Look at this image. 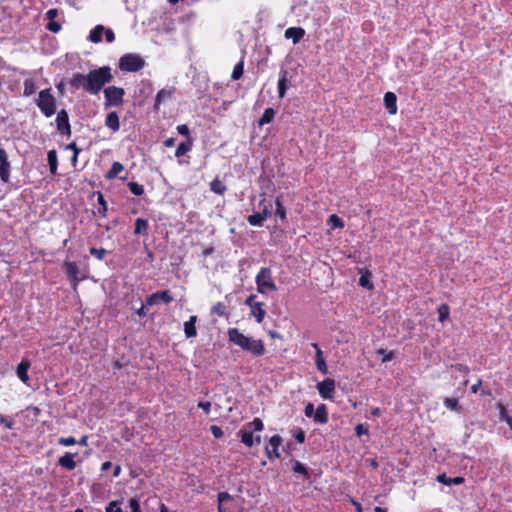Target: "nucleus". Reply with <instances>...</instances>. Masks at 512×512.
I'll return each instance as SVG.
<instances>
[{"instance_id": "obj_1", "label": "nucleus", "mask_w": 512, "mask_h": 512, "mask_svg": "<svg viewBox=\"0 0 512 512\" xmlns=\"http://www.w3.org/2000/svg\"><path fill=\"white\" fill-rule=\"evenodd\" d=\"M112 80L111 69L107 66L90 71L87 75L76 73L70 84L75 89H83L90 94H98L105 84Z\"/></svg>"}, {"instance_id": "obj_2", "label": "nucleus", "mask_w": 512, "mask_h": 512, "mask_svg": "<svg viewBox=\"0 0 512 512\" xmlns=\"http://www.w3.org/2000/svg\"><path fill=\"white\" fill-rule=\"evenodd\" d=\"M229 341L239 346L244 351L254 356H261L265 353V346L262 340L253 339L241 333L237 328L228 330Z\"/></svg>"}, {"instance_id": "obj_3", "label": "nucleus", "mask_w": 512, "mask_h": 512, "mask_svg": "<svg viewBox=\"0 0 512 512\" xmlns=\"http://www.w3.org/2000/svg\"><path fill=\"white\" fill-rule=\"evenodd\" d=\"M255 282L257 285V291L262 295H268L277 291V286L272 278L270 268H261L255 277Z\"/></svg>"}, {"instance_id": "obj_4", "label": "nucleus", "mask_w": 512, "mask_h": 512, "mask_svg": "<svg viewBox=\"0 0 512 512\" xmlns=\"http://www.w3.org/2000/svg\"><path fill=\"white\" fill-rule=\"evenodd\" d=\"M36 104L46 117H51L56 112V100L50 89L39 92Z\"/></svg>"}, {"instance_id": "obj_5", "label": "nucleus", "mask_w": 512, "mask_h": 512, "mask_svg": "<svg viewBox=\"0 0 512 512\" xmlns=\"http://www.w3.org/2000/svg\"><path fill=\"white\" fill-rule=\"evenodd\" d=\"M145 65L144 59L134 53L123 55L119 60V68L126 72H136L141 70Z\"/></svg>"}, {"instance_id": "obj_6", "label": "nucleus", "mask_w": 512, "mask_h": 512, "mask_svg": "<svg viewBox=\"0 0 512 512\" xmlns=\"http://www.w3.org/2000/svg\"><path fill=\"white\" fill-rule=\"evenodd\" d=\"M124 90L120 87L110 86L104 90L106 105L118 106L123 101Z\"/></svg>"}, {"instance_id": "obj_7", "label": "nucleus", "mask_w": 512, "mask_h": 512, "mask_svg": "<svg viewBox=\"0 0 512 512\" xmlns=\"http://www.w3.org/2000/svg\"><path fill=\"white\" fill-rule=\"evenodd\" d=\"M317 390L321 397L330 399L333 397L335 392V381L333 379L327 378L317 384Z\"/></svg>"}, {"instance_id": "obj_8", "label": "nucleus", "mask_w": 512, "mask_h": 512, "mask_svg": "<svg viewBox=\"0 0 512 512\" xmlns=\"http://www.w3.org/2000/svg\"><path fill=\"white\" fill-rule=\"evenodd\" d=\"M56 125L58 131L63 135H70L71 129L69 124L68 114L65 110L58 112L56 117Z\"/></svg>"}, {"instance_id": "obj_9", "label": "nucleus", "mask_w": 512, "mask_h": 512, "mask_svg": "<svg viewBox=\"0 0 512 512\" xmlns=\"http://www.w3.org/2000/svg\"><path fill=\"white\" fill-rule=\"evenodd\" d=\"M282 439L278 435H274L269 440V445L266 447V454L269 459L280 457L279 446Z\"/></svg>"}, {"instance_id": "obj_10", "label": "nucleus", "mask_w": 512, "mask_h": 512, "mask_svg": "<svg viewBox=\"0 0 512 512\" xmlns=\"http://www.w3.org/2000/svg\"><path fill=\"white\" fill-rule=\"evenodd\" d=\"M10 177V163L4 149L0 148V178L3 182H8Z\"/></svg>"}, {"instance_id": "obj_11", "label": "nucleus", "mask_w": 512, "mask_h": 512, "mask_svg": "<svg viewBox=\"0 0 512 512\" xmlns=\"http://www.w3.org/2000/svg\"><path fill=\"white\" fill-rule=\"evenodd\" d=\"M172 300H173V297L170 295V293L168 291H161V292L151 294L146 299V304L148 306H152L159 302L169 303Z\"/></svg>"}, {"instance_id": "obj_12", "label": "nucleus", "mask_w": 512, "mask_h": 512, "mask_svg": "<svg viewBox=\"0 0 512 512\" xmlns=\"http://www.w3.org/2000/svg\"><path fill=\"white\" fill-rule=\"evenodd\" d=\"M64 267H65V270H66L68 278L70 279V281L73 284V287L75 288L77 286L78 282H79V278H78V272H79L78 265L75 262H68V261H66L64 263Z\"/></svg>"}, {"instance_id": "obj_13", "label": "nucleus", "mask_w": 512, "mask_h": 512, "mask_svg": "<svg viewBox=\"0 0 512 512\" xmlns=\"http://www.w3.org/2000/svg\"><path fill=\"white\" fill-rule=\"evenodd\" d=\"M175 90L173 87H169V88H163L161 89L157 95H156V98H155V108L158 109V107L166 102L167 100H170L174 94Z\"/></svg>"}, {"instance_id": "obj_14", "label": "nucleus", "mask_w": 512, "mask_h": 512, "mask_svg": "<svg viewBox=\"0 0 512 512\" xmlns=\"http://www.w3.org/2000/svg\"><path fill=\"white\" fill-rule=\"evenodd\" d=\"M287 39H292L293 43H298L305 35V30L301 27H290L284 33Z\"/></svg>"}, {"instance_id": "obj_15", "label": "nucleus", "mask_w": 512, "mask_h": 512, "mask_svg": "<svg viewBox=\"0 0 512 512\" xmlns=\"http://www.w3.org/2000/svg\"><path fill=\"white\" fill-rule=\"evenodd\" d=\"M269 214L268 208L264 207L261 212L254 213L249 215L247 221L252 226H261L263 221L267 218Z\"/></svg>"}, {"instance_id": "obj_16", "label": "nucleus", "mask_w": 512, "mask_h": 512, "mask_svg": "<svg viewBox=\"0 0 512 512\" xmlns=\"http://www.w3.org/2000/svg\"><path fill=\"white\" fill-rule=\"evenodd\" d=\"M397 98L393 92H386L384 95V104L388 113L394 115L397 113Z\"/></svg>"}, {"instance_id": "obj_17", "label": "nucleus", "mask_w": 512, "mask_h": 512, "mask_svg": "<svg viewBox=\"0 0 512 512\" xmlns=\"http://www.w3.org/2000/svg\"><path fill=\"white\" fill-rule=\"evenodd\" d=\"M196 322L197 316L195 315L190 316V318L184 322V333L186 338H192L197 335Z\"/></svg>"}, {"instance_id": "obj_18", "label": "nucleus", "mask_w": 512, "mask_h": 512, "mask_svg": "<svg viewBox=\"0 0 512 512\" xmlns=\"http://www.w3.org/2000/svg\"><path fill=\"white\" fill-rule=\"evenodd\" d=\"M312 346L316 349V367L317 369L322 372L323 374H328V367L326 365V362L323 358V352L321 351V349L319 348V346L314 343L312 344Z\"/></svg>"}, {"instance_id": "obj_19", "label": "nucleus", "mask_w": 512, "mask_h": 512, "mask_svg": "<svg viewBox=\"0 0 512 512\" xmlns=\"http://www.w3.org/2000/svg\"><path fill=\"white\" fill-rule=\"evenodd\" d=\"M251 315L255 318L257 323H261L265 316H266V310L264 309V303L260 302L258 304H253L252 308L250 309Z\"/></svg>"}, {"instance_id": "obj_20", "label": "nucleus", "mask_w": 512, "mask_h": 512, "mask_svg": "<svg viewBox=\"0 0 512 512\" xmlns=\"http://www.w3.org/2000/svg\"><path fill=\"white\" fill-rule=\"evenodd\" d=\"M30 368V362L22 360L17 366V376L23 383H27L29 380L28 369Z\"/></svg>"}, {"instance_id": "obj_21", "label": "nucleus", "mask_w": 512, "mask_h": 512, "mask_svg": "<svg viewBox=\"0 0 512 512\" xmlns=\"http://www.w3.org/2000/svg\"><path fill=\"white\" fill-rule=\"evenodd\" d=\"M59 465L68 470L75 469L76 462L74 461V454L69 452L65 453L62 457H60Z\"/></svg>"}, {"instance_id": "obj_22", "label": "nucleus", "mask_w": 512, "mask_h": 512, "mask_svg": "<svg viewBox=\"0 0 512 512\" xmlns=\"http://www.w3.org/2000/svg\"><path fill=\"white\" fill-rule=\"evenodd\" d=\"M105 125L114 132L118 131L120 128L118 114L116 112H110L106 117Z\"/></svg>"}, {"instance_id": "obj_23", "label": "nucleus", "mask_w": 512, "mask_h": 512, "mask_svg": "<svg viewBox=\"0 0 512 512\" xmlns=\"http://www.w3.org/2000/svg\"><path fill=\"white\" fill-rule=\"evenodd\" d=\"M437 481L444 485L452 486V485H460V484L464 483V478L463 477L448 478L445 474H440L437 476Z\"/></svg>"}, {"instance_id": "obj_24", "label": "nucleus", "mask_w": 512, "mask_h": 512, "mask_svg": "<svg viewBox=\"0 0 512 512\" xmlns=\"http://www.w3.org/2000/svg\"><path fill=\"white\" fill-rule=\"evenodd\" d=\"M103 25H96L94 29L90 31L89 40L93 43H99L102 40V34L104 33Z\"/></svg>"}, {"instance_id": "obj_25", "label": "nucleus", "mask_w": 512, "mask_h": 512, "mask_svg": "<svg viewBox=\"0 0 512 512\" xmlns=\"http://www.w3.org/2000/svg\"><path fill=\"white\" fill-rule=\"evenodd\" d=\"M314 420L322 424L327 423L328 416L325 405L322 404L317 407L314 413Z\"/></svg>"}, {"instance_id": "obj_26", "label": "nucleus", "mask_w": 512, "mask_h": 512, "mask_svg": "<svg viewBox=\"0 0 512 512\" xmlns=\"http://www.w3.org/2000/svg\"><path fill=\"white\" fill-rule=\"evenodd\" d=\"M286 72H282L278 81V96L279 98H283L285 96L286 90L289 86L288 79L286 76Z\"/></svg>"}, {"instance_id": "obj_27", "label": "nucleus", "mask_w": 512, "mask_h": 512, "mask_svg": "<svg viewBox=\"0 0 512 512\" xmlns=\"http://www.w3.org/2000/svg\"><path fill=\"white\" fill-rule=\"evenodd\" d=\"M274 116H275L274 109H272V108L265 109L263 115L259 119V122H258L259 126H264V125L270 123L273 120Z\"/></svg>"}, {"instance_id": "obj_28", "label": "nucleus", "mask_w": 512, "mask_h": 512, "mask_svg": "<svg viewBox=\"0 0 512 512\" xmlns=\"http://www.w3.org/2000/svg\"><path fill=\"white\" fill-rule=\"evenodd\" d=\"M50 172L56 174L57 172V154L55 150H50L47 155Z\"/></svg>"}, {"instance_id": "obj_29", "label": "nucleus", "mask_w": 512, "mask_h": 512, "mask_svg": "<svg viewBox=\"0 0 512 512\" xmlns=\"http://www.w3.org/2000/svg\"><path fill=\"white\" fill-rule=\"evenodd\" d=\"M124 170V166L120 162H114L111 169L107 173V178L113 179L119 177V174Z\"/></svg>"}, {"instance_id": "obj_30", "label": "nucleus", "mask_w": 512, "mask_h": 512, "mask_svg": "<svg viewBox=\"0 0 512 512\" xmlns=\"http://www.w3.org/2000/svg\"><path fill=\"white\" fill-rule=\"evenodd\" d=\"M36 84L34 82V80L32 79H26L24 81V91H23V95L28 97L32 94H34L36 92Z\"/></svg>"}, {"instance_id": "obj_31", "label": "nucleus", "mask_w": 512, "mask_h": 512, "mask_svg": "<svg viewBox=\"0 0 512 512\" xmlns=\"http://www.w3.org/2000/svg\"><path fill=\"white\" fill-rule=\"evenodd\" d=\"M148 229V222L145 219L138 218L135 221V234H142L145 233Z\"/></svg>"}, {"instance_id": "obj_32", "label": "nucleus", "mask_w": 512, "mask_h": 512, "mask_svg": "<svg viewBox=\"0 0 512 512\" xmlns=\"http://www.w3.org/2000/svg\"><path fill=\"white\" fill-rule=\"evenodd\" d=\"M210 188L214 193L219 195L224 194L226 191V186L218 179H215L211 182Z\"/></svg>"}, {"instance_id": "obj_33", "label": "nucleus", "mask_w": 512, "mask_h": 512, "mask_svg": "<svg viewBox=\"0 0 512 512\" xmlns=\"http://www.w3.org/2000/svg\"><path fill=\"white\" fill-rule=\"evenodd\" d=\"M444 406L447 409L452 410V411H457V412L461 411V407L458 404V399H456V398H446L444 400Z\"/></svg>"}, {"instance_id": "obj_34", "label": "nucleus", "mask_w": 512, "mask_h": 512, "mask_svg": "<svg viewBox=\"0 0 512 512\" xmlns=\"http://www.w3.org/2000/svg\"><path fill=\"white\" fill-rule=\"evenodd\" d=\"M437 311H438V320L443 323L449 316V313H450L449 306L446 304H441L438 307Z\"/></svg>"}, {"instance_id": "obj_35", "label": "nucleus", "mask_w": 512, "mask_h": 512, "mask_svg": "<svg viewBox=\"0 0 512 512\" xmlns=\"http://www.w3.org/2000/svg\"><path fill=\"white\" fill-rule=\"evenodd\" d=\"M244 72V63L243 61H240L237 63L232 71L231 78L233 80H238L242 77Z\"/></svg>"}, {"instance_id": "obj_36", "label": "nucleus", "mask_w": 512, "mask_h": 512, "mask_svg": "<svg viewBox=\"0 0 512 512\" xmlns=\"http://www.w3.org/2000/svg\"><path fill=\"white\" fill-rule=\"evenodd\" d=\"M240 434L242 442L246 446L251 447L254 443L252 431L241 430Z\"/></svg>"}, {"instance_id": "obj_37", "label": "nucleus", "mask_w": 512, "mask_h": 512, "mask_svg": "<svg viewBox=\"0 0 512 512\" xmlns=\"http://www.w3.org/2000/svg\"><path fill=\"white\" fill-rule=\"evenodd\" d=\"M275 205H276V211H275L276 216H278L281 220H285L286 219V210H285L284 206L282 205V202L279 197L276 199Z\"/></svg>"}, {"instance_id": "obj_38", "label": "nucleus", "mask_w": 512, "mask_h": 512, "mask_svg": "<svg viewBox=\"0 0 512 512\" xmlns=\"http://www.w3.org/2000/svg\"><path fill=\"white\" fill-rule=\"evenodd\" d=\"M211 312H212V314H216L218 316H225L226 315V305L222 302H217L215 305H213Z\"/></svg>"}, {"instance_id": "obj_39", "label": "nucleus", "mask_w": 512, "mask_h": 512, "mask_svg": "<svg viewBox=\"0 0 512 512\" xmlns=\"http://www.w3.org/2000/svg\"><path fill=\"white\" fill-rule=\"evenodd\" d=\"M247 427L249 428L248 431H252V433L261 431L263 429V422L260 418H255L252 422L247 424Z\"/></svg>"}, {"instance_id": "obj_40", "label": "nucleus", "mask_w": 512, "mask_h": 512, "mask_svg": "<svg viewBox=\"0 0 512 512\" xmlns=\"http://www.w3.org/2000/svg\"><path fill=\"white\" fill-rule=\"evenodd\" d=\"M128 187H129L131 193H133L136 196H140V195H142L144 193L143 186L138 184V183H136V182L128 183Z\"/></svg>"}, {"instance_id": "obj_41", "label": "nucleus", "mask_w": 512, "mask_h": 512, "mask_svg": "<svg viewBox=\"0 0 512 512\" xmlns=\"http://www.w3.org/2000/svg\"><path fill=\"white\" fill-rule=\"evenodd\" d=\"M191 149V145L187 143H180L175 151L176 157H181Z\"/></svg>"}, {"instance_id": "obj_42", "label": "nucleus", "mask_w": 512, "mask_h": 512, "mask_svg": "<svg viewBox=\"0 0 512 512\" xmlns=\"http://www.w3.org/2000/svg\"><path fill=\"white\" fill-rule=\"evenodd\" d=\"M359 284L362 287H365V288H368V289H372L373 288V285L370 282V274L368 272H366L365 274L361 275V277L359 278Z\"/></svg>"}, {"instance_id": "obj_43", "label": "nucleus", "mask_w": 512, "mask_h": 512, "mask_svg": "<svg viewBox=\"0 0 512 512\" xmlns=\"http://www.w3.org/2000/svg\"><path fill=\"white\" fill-rule=\"evenodd\" d=\"M329 223L332 228H342L344 226L343 221L336 214H332L329 217Z\"/></svg>"}, {"instance_id": "obj_44", "label": "nucleus", "mask_w": 512, "mask_h": 512, "mask_svg": "<svg viewBox=\"0 0 512 512\" xmlns=\"http://www.w3.org/2000/svg\"><path fill=\"white\" fill-rule=\"evenodd\" d=\"M497 408L499 410V418L501 421H505L507 423V419H512V417L507 414L506 408L502 403H498Z\"/></svg>"}, {"instance_id": "obj_45", "label": "nucleus", "mask_w": 512, "mask_h": 512, "mask_svg": "<svg viewBox=\"0 0 512 512\" xmlns=\"http://www.w3.org/2000/svg\"><path fill=\"white\" fill-rule=\"evenodd\" d=\"M90 254L96 257L99 260H102L106 255V250L103 248H90L89 250Z\"/></svg>"}, {"instance_id": "obj_46", "label": "nucleus", "mask_w": 512, "mask_h": 512, "mask_svg": "<svg viewBox=\"0 0 512 512\" xmlns=\"http://www.w3.org/2000/svg\"><path fill=\"white\" fill-rule=\"evenodd\" d=\"M58 443L62 446H72L77 444V440L70 436V437H61L58 439Z\"/></svg>"}, {"instance_id": "obj_47", "label": "nucleus", "mask_w": 512, "mask_h": 512, "mask_svg": "<svg viewBox=\"0 0 512 512\" xmlns=\"http://www.w3.org/2000/svg\"><path fill=\"white\" fill-rule=\"evenodd\" d=\"M106 512H122L119 502L112 501L105 509Z\"/></svg>"}, {"instance_id": "obj_48", "label": "nucleus", "mask_w": 512, "mask_h": 512, "mask_svg": "<svg viewBox=\"0 0 512 512\" xmlns=\"http://www.w3.org/2000/svg\"><path fill=\"white\" fill-rule=\"evenodd\" d=\"M293 471L295 473H301V474H304L306 475L307 474V469L306 467L299 461H296L294 463V466H293Z\"/></svg>"}, {"instance_id": "obj_49", "label": "nucleus", "mask_w": 512, "mask_h": 512, "mask_svg": "<svg viewBox=\"0 0 512 512\" xmlns=\"http://www.w3.org/2000/svg\"><path fill=\"white\" fill-rule=\"evenodd\" d=\"M355 432H356V435L360 437L362 435L368 434V428L364 424H358L355 427Z\"/></svg>"}, {"instance_id": "obj_50", "label": "nucleus", "mask_w": 512, "mask_h": 512, "mask_svg": "<svg viewBox=\"0 0 512 512\" xmlns=\"http://www.w3.org/2000/svg\"><path fill=\"white\" fill-rule=\"evenodd\" d=\"M129 506L131 508V512H140V504L137 499H135V498L130 499Z\"/></svg>"}, {"instance_id": "obj_51", "label": "nucleus", "mask_w": 512, "mask_h": 512, "mask_svg": "<svg viewBox=\"0 0 512 512\" xmlns=\"http://www.w3.org/2000/svg\"><path fill=\"white\" fill-rule=\"evenodd\" d=\"M210 431L215 438H221L223 436V431L219 426H211Z\"/></svg>"}, {"instance_id": "obj_52", "label": "nucleus", "mask_w": 512, "mask_h": 512, "mask_svg": "<svg viewBox=\"0 0 512 512\" xmlns=\"http://www.w3.org/2000/svg\"><path fill=\"white\" fill-rule=\"evenodd\" d=\"M105 38L108 43H112L115 40V34L111 29H105Z\"/></svg>"}, {"instance_id": "obj_53", "label": "nucleus", "mask_w": 512, "mask_h": 512, "mask_svg": "<svg viewBox=\"0 0 512 512\" xmlns=\"http://www.w3.org/2000/svg\"><path fill=\"white\" fill-rule=\"evenodd\" d=\"M453 368L458 372L462 373L464 376H467L469 373V368L462 364H457Z\"/></svg>"}, {"instance_id": "obj_54", "label": "nucleus", "mask_w": 512, "mask_h": 512, "mask_svg": "<svg viewBox=\"0 0 512 512\" xmlns=\"http://www.w3.org/2000/svg\"><path fill=\"white\" fill-rule=\"evenodd\" d=\"M379 354H383L382 362H388L393 358V352H386L383 349L378 351Z\"/></svg>"}, {"instance_id": "obj_55", "label": "nucleus", "mask_w": 512, "mask_h": 512, "mask_svg": "<svg viewBox=\"0 0 512 512\" xmlns=\"http://www.w3.org/2000/svg\"><path fill=\"white\" fill-rule=\"evenodd\" d=\"M48 30L51 32H58L60 30V25L57 22H54L53 20H50V22L47 25Z\"/></svg>"}, {"instance_id": "obj_56", "label": "nucleus", "mask_w": 512, "mask_h": 512, "mask_svg": "<svg viewBox=\"0 0 512 512\" xmlns=\"http://www.w3.org/2000/svg\"><path fill=\"white\" fill-rule=\"evenodd\" d=\"M198 407L203 409V411L208 414L210 412V408H211V403L206 401V402H199L198 403Z\"/></svg>"}, {"instance_id": "obj_57", "label": "nucleus", "mask_w": 512, "mask_h": 512, "mask_svg": "<svg viewBox=\"0 0 512 512\" xmlns=\"http://www.w3.org/2000/svg\"><path fill=\"white\" fill-rule=\"evenodd\" d=\"M314 413H315V411H314L313 404L312 403L307 404L305 407V415L307 417H312V416L314 417Z\"/></svg>"}, {"instance_id": "obj_58", "label": "nucleus", "mask_w": 512, "mask_h": 512, "mask_svg": "<svg viewBox=\"0 0 512 512\" xmlns=\"http://www.w3.org/2000/svg\"><path fill=\"white\" fill-rule=\"evenodd\" d=\"M0 425H4L7 429L13 428V422L7 420L4 416H0Z\"/></svg>"}, {"instance_id": "obj_59", "label": "nucleus", "mask_w": 512, "mask_h": 512, "mask_svg": "<svg viewBox=\"0 0 512 512\" xmlns=\"http://www.w3.org/2000/svg\"><path fill=\"white\" fill-rule=\"evenodd\" d=\"M177 131L181 134V135H184V136H188L189 135V128L187 125L185 124H182V125H179L177 126Z\"/></svg>"}, {"instance_id": "obj_60", "label": "nucleus", "mask_w": 512, "mask_h": 512, "mask_svg": "<svg viewBox=\"0 0 512 512\" xmlns=\"http://www.w3.org/2000/svg\"><path fill=\"white\" fill-rule=\"evenodd\" d=\"M231 499V496L227 492H221L218 494L219 503H223Z\"/></svg>"}, {"instance_id": "obj_61", "label": "nucleus", "mask_w": 512, "mask_h": 512, "mask_svg": "<svg viewBox=\"0 0 512 512\" xmlns=\"http://www.w3.org/2000/svg\"><path fill=\"white\" fill-rule=\"evenodd\" d=\"M255 297H256L255 295H250L245 300V305L248 306L250 309L252 308L253 304H258L259 303V302H255L254 301Z\"/></svg>"}, {"instance_id": "obj_62", "label": "nucleus", "mask_w": 512, "mask_h": 512, "mask_svg": "<svg viewBox=\"0 0 512 512\" xmlns=\"http://www.w3.org/2000/svg\"><path fill=\"white\" fill-rule=\"evenodd\" d=\"M481 385H482V381H481V379H478L477 382L471 386L472 393H477L479 391V388L481 387Z\"/></svg>"}, {"instance_id": "obj_63", "label": "nucleus", "mask_w": 512, "mask_h": 512, "mask_svg": "<svg viewBox=\"0 0 512 512\" xmlns=\"http://www.w3.org/2000/svg\"><path fill=\"white\" fill-rule=\"evenodd\" d=\"M46 15H47V18L49 20H53L57 16V10L56 9H50V10L47 11Z\"/></svg>"}, {"instance_id": "obj_64", "label": "nucleus", "mask_w": 512, "mask_h": 512, "mask_svg": "<svg viewBox=\"0 0 512 512\" xmlns=\"http://www.w3.org/2000/svg\"><path fill=\"white\" fill-rule=\"evenodd\" d=\"M295 438L296 440L299 442V443H303L304 440H305V433L303 431H299L296 435H295Z\"/></svg>"}]
</instances>
